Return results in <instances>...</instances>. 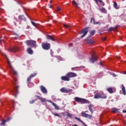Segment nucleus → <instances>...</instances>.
I'll use <instances>...</instances> for the list:
<instances>
[{
  "label": "nucleus",
  "instance_id": "1",
  "mask_svg": "<svg viewBox=\"0 0 126 126\" xmlns=\"http://www.w3.org/2000/svg\"><path fill=\"white\" fill-rule=\"evenodd\" d=\"M13 80L14 82H13V84L14 85V90L12 91V93L15 96H16V94L18 93V89L19 86L17 85V79L13 77Z\"/></svg>",
  "mask_w": 126,
  "mask_h": 126
},
{
  "label": "nucleus",
  "instance_id": "2",
  "mask_svg": "<svg viewBox=\"0 0 126 126\" xmlns=\"http://www.w3.org/2000/svg\"><path fill=\"white\" fill-rule=\"evenodd\" d=\"M26 45L28 46H31L32 48L36 49L37 47L36 41L32 40H27L25 41Z\"/></svg>",
  "mask_w": 126,
  "mask_h": 126
},
{
  "label": "nucleus",
  "instance_id": "3",
  "mask_svg": "<svg viewBox=\"0 0 126 126\" xmlns=\"http://www.w3.org/2000/svg\"><path fill=\"white\" fill-rule=\"evenodd\" d=\"M74 100L76 102H77L78 103H80L82 104L88 103V100H87L86 99L82 98L79 97H75Z\"/></svg>",
  "mask_w": 126,
  "mask_h": 126
},
{
  "label": "nucleus",
  "instance_id": "4",
  "mask_svg": "<svg viewBox=\"0 0 126 126\" xmlns=\"http://www.w3.org/2000/svg\"><path fill=\"white\" fill-rule=\"evenodd\" d=\"M90 29L89 27H86L84 28L82 30H81L79 34H83L81 36V38H84L89 32V29Z\"/></svg>",
  "mask_w": 126,
  "mask_h": 126
},
{
  "label": "nucleus",
  "instance_id": "5",
  "mask_svg": "<svg viewBox=\"0 0 126 126\" xmlns=\"http://www.w3.org/2000/svg\"><path fill=\"white\" fill-rule=\"evenodd\" d=\"M41 47L44 50H49L51 48V45L49 43L42 42L41 44Z\"/></svg>",
  "mask_w": 126,
  "mask_h": 126
},
{
  "label": "nucleus",
  "instance_id": "6",
  "mask_svg": "<svg viewBox=\"0 0 126 126\" xmlns=\"http://www.w3.org/2000/svg\"><path fill=\"white\" fill-rule=\"evenodd\" d=\"M89 111H85V112L82 111L81 112V115L83 117L88 118L89 119H92L93 118V116L92 115H90L88 114H86L87 113H89Z\"/></svg>",
  "mask_w": 126,
  "mask_h": 126
},
{
  "label": "nucleus",
  "instance_id": "7",
  "mask_svg": "<svg viewBox=\"0 0 126 126\" xmlns=\"http://www.w3.org/2000/svg\"><path fill=\"white\" fill-rule=\"evenodd\" d=\"M12 119V117H9L6 120H2L0 124V126H5L6 122H9Z\"/></svg>",
  "mask_w": 126,
  "mask_h": 126
},
{
  "label": "nucleus",
  "instance_id": "8",
  "mask_svg": "<svg viewBox=\"0 0 126 126\" xmlns=\"http://www.w3.org/2000/svg\"><path fill=\"white\" fill-rule=\"evenodd\" d=\"M19 50V48L18 47H10L8 49V51L10 52H18Z\"/></svg>",
  "mask_w": 126,
  "mask_h": 126
},
{
  "label": "nucleus",
  "instance_id": "9",
  "mask_svg": "<svg viewBox=\"0 0 126 126\" xmlns=\"http://www.w3.org/2000/svg\"><path fill=\"white\" fill-rule=\"evenodd\" d=\"M66 76H68L69 79L70 78H74L77 76V74L74 72H70L66 74Z\"/></svg>",
  "mask_w": 126,
  "mask_h": 126
},
{
  "label": "nucleus",
  "instance_id": "10",
  "mask_svg": "<svg viewBox=\"0 0 126 126\" xmlns=\"http://www.w3.org/2000/svg\"><path fill=\"white\" fill-rule=\"evenodd\" d=\"M60 91L63 93H69L72 91V90L70 89H66L64 87H63L60 89Z\"/></svg>",
  "mask_w": 126,
  "mask_h": 126
},
{
  "label": "nucleus",
  "instance_id": "11",
  "mask_svg": "<svg viewBox=\"0 0 126 126\" xmlns=\"http://www.w3.org/2000/svg\"><path fill=\"white\" fill-rule=\"evenodd\" d=\"M36 75H37L36 73L31 74L30 76L27 79V84H30L32 78L34 77L35 76H36Z\"/></svg>",
  "mask_w": 126,
  "mask_h": 126
},
{
  "label": "nucleus",
  "instance_id": "12",
  "mask_svg": "<svg viewBox=\"0 0 126 126\" xmlns=\"http://www.w3.org/2000/svg\"><path fill=\"white\" fill-rule=\"evenodd\" d=\"M40 89L41 92L43 94H47V93H48L47 90L44 86L41 85L40 86Z\"/></svg>",
  "mask_w": 126,
  "mask_h": 126
},
{
  "label": "nucleus",
  "instance_id": "13",
  "mask_svg": "<svg viewBox=\"0 0 126 126\" xmlns=\"http://www.w3.org/2000/svg\"><path fill=\"white\" fill-rule=\"evenodd\" d=\"M107 91L110 94H113L116 91V89L113 87H109V88H107Z\"/></svg>",
  "mask_w": 126,
  "mask_h": 126
},
{
  "label": "nucleus",
  "instance_id": "14",
  "mask_svg": "<svg viewBox=\"0 0 126 126\" xmlns=\"http://www.w3.org/2000/svg\"><path fill=\"white\" fill-rule=\"evenodd\" d=\"M93 24L94 25H99V26L101 25V23L100 22H95V19L94 18H91V21H90L91 24H93Z\"/></svg>",
  "mask_w": 126,
  "mask_h": 126
},
{
  "label": "nucleus",
  "instance_id": "15",
  "mask_svg": "<svg viewBox=\"0 0 126 126\" xmlns=\"http://www.w3.org/2000/svg\"><path fill=\"white\" fill-rule=\"evenodd\" d=\"M46 39L48 40H51L52 41H56V39L52 35L49 34L47 35Z\"/></svg>",
  "mask_w": 126,
  "mask_h": 126
},
{
  "label": "nucleus",
  "instance_id": "16",
  "mask_svg": "<svg viewBox=\"0 0 126 126\" xmlns=\"http://www.w3.org/2000/svg\"><path fill=\"white\" fill-rule=\"evenodd\" d=\"M61 80L64 81H70V78H69V77L68 76L65 75L62 76Z\"/></svg>",
  "mask_w": 126,
  "mask_h": 126
},
{
  "label": "nucleus",
  "instance_id": "17",
  "mask_svg": "<svg viewBox=\"0 0 126 126\" xmlns=\"http://www.w3.org/2000/svg\"><path fill=\"white\" fill-rule=\"evenodd\" d=\"M119 27V26H117L116 27H110L108 29V32H111L112 31H117V29Z\"/></svg>",
  "mask_w": 126,
  "mask_h": 126
},
{
  "label": "nucleus",
  "instance_id": "18",
  "mask_svg": "<svg viewBox=\"0 0 126 126\" xmlns=\"http://www.w3.org/2000/svg\"><path fill=\"white\" fill-rule=\"evenodd\" d=\"M86 41L88 45H91L94 43V41L92 39H86Z\"/></svg>",
  "mask_w": 126,
  "mask_h": 126
},
{
  "label": "nucleus",
  "instance_id": "19",
  "mask_svg": "<svg viewBox=\"0 0 126 126\" xmlns=\"http://www.w3.org/2000/svg\"><path fill=\"white\" fill-rule=\"evenodd\" d=\"M100 93V98L101 99H106L107 96V95L103 93Z\"/></svg>",
  "mask_w": 126,
  "mask_h": 126
},
{
  "label": "nucleus",
  "instance_id": "20",
  "mask_svg": "<svg viewBox=\"0 0 126 126\" xmlns=\"http://www.w3.org/2000/svg\"><path fill=\"white\" fill-rule=\"evenodd\" d=\"M89 110L91 112V114H93L94 113V106L93 105L90 104L88 105Z\"/></svg>",
  "mask_w": 126,
  "mask_h": 126
},
{
  "label": "nucleus",
  "instance_id": "21",
  "mask_svg": "<svg viewBox=\"0 0 126 126\" xmlns=\"http://www.w3.org/2000/svg\"><path fill=\"white\" fill-rule=\"evenodd\" d=\"M75 119L77 121L80 122L81 124L84 125V126H88L84 122H83L80 118L77 117V116L75 117Z\"/></svg>",
  "mask_w": 126,
  "mask_h": 126
},
{
  "label": "nucleus",
  "instance_id": "22",
  "mask_svg": "<svg viewBox=\"0 0 126 126\" xmlns=\"http://www.w3.org/2000/svg\"><path fill=\"white\" fill-rule=\"evenodd\" d=\"M18 18H19V19L22 20V21H26V20H27L26 17H25V16L24 15H19Z\"/></svg>",
  "mask_w": 126,
  "mask_h": 126
},
{
  "label": "nucleus",
  "instance_id": "23",
  "mask_svg": "<svg viewBox=\"0 0 126 126\" xmlns=\"http://www.w3.org/2000/svg\"><path fill=\"white\" fill-rule=\"evenodd\" d=\"M27 53L30 55H32L33 54V51L31 48H28L27 49Z\"/></svg>",
  "mask_w": 126,
  "mask_h": 126
},
{
  "label": "nucleus",
  "instance_id": "24",
  "mask_svg": "<svg viewBox=\"0 0 126 126\" xmlns=\"http://www.w3.org/2000/svg\"><path fill=\"white\" fill-rule=\"evenodd\" d=\"M35 96L39 99L42 102H45L46 101V99L42 97H40L39 95H35Z\"/></svg>",
  "mask_w": 126,
  "mask_h": 126
},
{
  "label": "nucleus",
  "instance_id": "25",
  "mask_svg": "<svg viewBox=\"0 0 126 126\" xmlns=\"http://www.w3.org/2000/svg\"><path fill=\"white\" fill-rule=\"evenodd\" d=\"M90 61L92 63H94V62L97 61V57H95L91 58L90 59Z\"/></svg>",
  "mask_w": 126,
  "mask_h": 126
},
{
  "label": "nucleus",
  "instance_id": "26",
  "mask_svg": "<svg viewBox=\"0 0 126 126\" xmlns=\"http://www.w3.org/2000/svg\"><path fill=\"white\" fill-rule=\"evenodd\" d=\"M51 104H52V105L55 107V109L58 110L59 109V106L55 103H54L52 101L50 102Z\"/></svg>",
  "mask_w": 126,
  "mask_h": 126
},
{
  "label": "nucleus",
  "instance_id": "27",
  "mask_svg": "<svg viewBox=\"0 0 126 126\" xmlns=\"http://www.w3.org/2000/svg\"><path fill=\"white\" fill-rule=\"evenodd\" d=\"M122 91H123V94L124 95H126V88L124 86V84H122Z\"/></svg>",
  "mask_w": 126,
  "mask_h": 126
},
{
  "label": "nucleus",
  "instance_id": "28",
  "mask_svg": "<svg viewBox=\"0 0 126 126\" xmlns=\"http://www.w3.org/2000/svg\"><path fill=\"white\" fill-rule=\"evenodd\" d=\"M94 98L95 99L100 98V93L95 94L94 95Z\"/></svg>",
  "mask_w": 126,
  "mask_h": 126
},
{
  "label": "nucleus",
  "instance_id": "29",
  "mask_svg": "<svg viewBox=\"0 0 126 126\" xmlns=\"http://www.w3.org/2000/svg\"><path fill=\"white\" fill-rule=\"evenodd\" d=\"M7 64L9 65L10 69H12V67L11 66V63L9 61L8 59H7Z\"/></svg>",
  "mask_w": 126,
  "mask_h": 126
},
{
  "label": "nucleus",
  "instance_id": "30",
  "mask_svg": "<svg viewBox=\"0 0 126 126\" xmlns=\"http://www.w3.org/2000/svg\"><path fill=\"white\" fill-rule=\"evenodd\" d=\"M72 3L73 5H75V7H78V4L75 0H73Z\"/></svg>",
  "mask_w": 126,
  "mask_h": 126
},
{
  "label": "nucleus",
  "instance_id": "31",
  "mask_svg": "<svg viewBox=\"0 0 126 126\" xmlns=\"http://www.w3.org/2000/svg\"><path fill=\"white\" fill-rule=\"evenodd\" d=\"M114 7L117 9H118V4L116 1H114V4H113Z\"/></svg>",
  "mask_w": 126,
  "mask_h": 126
},
{
  "label": "nucleus",
  "instance_id": "32",
  "mask_svg": "<svg viewBox=\"0 0 126 126\" xmlns=\"http://www.w3.org/2000/svg\"><path fill=\"white\" fill-rule=\"evenodd\" d=\"M90 33L91 36H94L95 34V30L91 31Z\"/></svg>",
  "mask_w": 126,
  "mask_h": 126
},
{
  "label": "nucleus",
  "instance_id": "33",
  "mask_svg": "<svg viewBox=\"0 0 126 126\" xmlns=\"http://www.w3.org/2000/svg\"><path fill=\"white\" fill-rule=\"evenodd\" d=\"M31 24H32V25L33 26H34V27L36 28L37 27V26L36 25V23L33 21H31Z\"/></svg>",
  "mask_w": 126,
  "mask_h": 126
},
{
  "label": "nucleus",
  "instance_id": "34",
  "mask_svg": "<svg viewBox=\"0 0 126 126\" xmlns=\"http://www.w3.org/2000/svg\"><path fill=\"white\" fill-rule=\"evenodd\" d=\"M99 10L101 11L102 12H104L105 11H106V9L105 8H100L99 9Z\"/></svg>",
  "mask_w": 126,
  "mask_h": 126
},
{
  "label": "nucleus",
  "instance_id": "35",
  "mask_svg": "<svg viewBox=\"0 0 126 126\" xmlns=\"http://www.w3.org/2000/svg\"><path fill=\"white\" fill-rule=\"evenodd\" d=\"M66 113L67 114V116H68V117H69L70 118H72V115L71 114H70L69 113H68V112H66Z\"/></svg>",
  "mask_w": 126,
  "mask_h": 126
},
{
  "label": "nucleus",
  "instance_id": "36",
  "mask_svg": "<svg viewBox=\"0 0 126 126\" xmlns=\"http://www.w3.org/2000/svg\"><path fill=\"white\" fill-rule=\"evenodd\" d=\"M63 27L65 28H70V26L66 24H64Z\"/></svg>",
  "mask_w": 126,
  "mask_h": 126
},
{
  "label": "nucleus",
  "instance_id": "37",
  "mask_svg": "<svg viewBox=\"0 0 126 126\" xmlns=\"http://www.w3.org/2000/svg\"><path fill=\"white\" fill-rule=\"evenodd\" d=\"M53 114L55 116H57V117H60V115L59 114L57 113H53Z\"/></svg>",
  "mask_w": 126,
  "mask_h": 126
},
{
  "label": "nucleus",
  "instance_id": "38",
  "mask_svg": "<svg viewBox=\"0 0 126 126\" xmlns=\"http://www.w3.org/2000/svg\"><path fill=\"white\" fill-rule=\"evenodd\" d=\"M35 102V100H32V101H30V104H33Z\"/></svg>",
  "mask_w": 126,
  "mask_h": 126
},
{
  "label": "nucleus",
  "instance_id": "39",
  "mask_svg": "<svg viewBox=\"0 0 126 126\" xmlns=\"http://www.w3.org/2000/svg\"><path fill=\"white\" fill-rule=\"evenodd\" d=\"M118 111V109L116 108H113V112H116Z\"/></svg>",
  "mask_w": 126,
  "mask_h": 126
},
{
  "label": "nucleus",
  "instance_id": "40",
  "mask_svg": "<svg viewBox=\"0 0 126 126\" xmlns=\"http://www.w3.org/2000/svg\"><path fill=\"white\" fill-rule=\"evenodd\" d=\"M107 39V37H102L101 38V39L103 41H105Z\"/></svg>",
  "mask_w": 126,
  "mask_h": 126
},
{
  "label": "nucleus",
  "instance_id": "41",
  "mask_svg": "<svg viewBox=\"0 0 126 126\" xmlns=\"http://www.w3.org/2000/svg\"><path fill=\"white\" fill-rule=\"evenodd\" d=\"M13 74L17 76L18 74L17 72L15 70H13Z\"/></svg>",
  "mask_w": 126,
  "mask_h": 126
},
{
  "label": "nucleus",
  "instance_id": "42",
  "mask_svg": "<svg viewBox=\"0 0 126 126\" xmlns=\"http://www.w3.org/2000/svg\"><path fill=\"white\" fill-rule=\"evenodd\" d=\"M61 10V8L60 7H58L57 11H60Z\"/></svg>",
  "mask_w": 126,
  "mask_h": 126
},
{
  "label": "nucleus",
  "instance_id": "43",
  "mask_svg": "<svg viewBox=\"0 0 126 126\" xmlns=\"http://www.w3.org/2000/svg\"><path fill=\"white\" fill-rule=\"evenodd\" d=\"M76 68V67H72V68H71V70H72V71H74V70H75Z\"/></svg>",
  "mask_w": 126,
  "mask_h": 126
},
{
  "label": "nucleus",
  "instance_id": "44",
  "mask_svg": "<svg viewBox=\"0 0 126 126\" xmlns=\"http://www.w3.org/2000/svg\"><path fill=\"white\" fill-rule=\"evenodd\" d=\"M116 58L117 59H121V57L120 56H116Z\"/></svg>",
  "mask_w": 126,
  "mask_h": 126
},
{
  "label": "nucleus",
  "instance_id": "45",
  "mask_svg": "<svg viewBox=\"0 0 126 126\" xmlns=\"http://www.w3.org/2000/svg\"><path fill=\"white\" fill-rule=\"evenodd\" d=\"M14 103H15V101H12V105H13V107H15L14 104Z\"/></svg>",
  "mask_w": 126,
  "mask_h": 126
},
{
  "label": "nucleus",
  "instance_id": "46",
  "mask_svg": "<svg viewBox=\"0 0 126 126\" xmlns=\"http://www.w3.org/2000/svg\"><path fill=\"white\" fill-rule=\"evenodd\" d=\"M99 3H103V1L102 0H98V1Z\"/></svg>",
  "mask_w": 126,
  "mask_h": 126
},
{
  "label": "nucleus",
  "instance_id": "47",
  "mask_svg": "<svg viewBox=\"0 0 126 126\" xmlns=\"http://www.w3.org/2000/svg\"><path fill=\"white\" fill-rule=\"evenodd\" d=\"M50 8H52V6L51 4H48Z\"/></svg>",
  "mask_w": 126,
  "mask_h": 126
},
{
  "label": "nucleus",
  "instance_id": "48",
  "mask_svg": "<svg viewBox=\"0 0 126 126\" xmlns=\"http://www.w3.org/2000/svg\"><path fill=\"white\" fill-rule=\"evenodd\" d=\"M94 1H95L96 3H98V0H94Z\"/></svg>",
  "mask_w": 126,
  "mask_h": 126
},
{
  "label": "nucleus",
  "instance_id": "49",
  "mask_svg": "<svg viewBox=\"0 0 126 126\" xmlns=\"http://www.w3.org/2000/svg\"><path fill=\"white\" fill-rule=\"evenodd\" d=\"M123 112L124 113H126V110H123Z\"/></svg>",
  "mask_w": 126,
  "mask_h": 126
},
{
  "label": "nucleus",
  "instance_id": "50",
  "mask_svg": "<svg viewBox=\"0 0 126 126\" xmlns=\"http://www.w3.org/2000/svg\"><path fill=\"white\" fill-rule=\"evenodd\" d=\"M113 76H115V77H116V75L115 74V73H113Z\"/></svg>",
  "mask_w": 126,
  "mask_h": 126
},
{
  "label": "nucleus",
  "instance_id": "51",
  "mask_svg": "<svg viewBox=\"0 0 126 126\" xmlns=\"http://www.w3.org/2000/svg\"><path fill=\"white\" fill-rule=\"evenodd\" d=\"M73 126H78L77 124H74L73 125Z\"/></svg>",
  "mask_w": 126,
  "mask_h": 126
},
{
  "label": "nucleus",
  "instance_id": "52",
  "mask_svg": "<svg viewBox=\"0 0 126 126\" xmlns=\"http://www.w3.org/2000/svg\"><path fill=\"white\" fill-rule=\"evenodd\" d=\"M53 2V1L51 0L50 1V3H52Z\"/></svg>",
  "mask_w": 126,
  "mask_h": 126
},
{
  "label": "nucleus",
  "instance_id": "53",
  "mask_svg": "<svg viewBox=\"0 0 126 126\" xmlns=\"http://www.w3.org/2000/svg\"><path fill=\"white\" fill-rule=\"evenodd\" d=\"M26 15L28 17H29V15H28V14H27V13H26Z\"/></svg>",
  "mask_w": 126,
  "mask_h": 126
},
{
  "label": "nucleus",
  "instance_id": "54",
  "mask_svg": "<svg viewBox=\"0 0 126 126\" xmlns=\"http://www.w3.org/2000/svg\"><path fill=\"white\" fill-rule=\"evenodd\" d=\"M102 4H103V5H102L103 6H105V4H104L103 2H102Z\"/></svg>",
  "mask_w": 126,
  "mask_h": 126
},
{
  "label": "nucleus",
  "instance_id": "55",
  "mask_svg": "<svg viewBox=\"0 0 126 126\" xmlns=\"http://www.w3.org/2000/svg\"><path fill=\"white\" fill-rule=\"evenodd\" d=\"M94 54H92V57H94Z\"/></svg>",
  "mask_w": 126,
  "mask_h": 126
},
{
  "label": "nucleus",
  "instance_id": "56",
  "mask_svg": "<svg viewBox=\"0 0 126 126\" xmlns=\"http://www.w3.org/2000/svg\"><path fill=\"white\" fill-rule=\"evenodd\" d=\"M124 74H126V71H125L124 73Z\"/></svg>",
  "mask_w": 126,
  "mask_h": 126
},
{
  "label": "nucleus",
  "instance_id": "57",
  "mask_svg": "<svg viewBox=\"0 0 126 126\" xmlns=\"http://www.w3.org/2000/svg\"><path fill=\"white\" fill-rule=\"evenodd\" d=\"M100 64L101 65H102V63H100Z\"/></svg>",
  "mask_w": 126,
  "mask_h": 126
},
{
  "label": "nucleus",
  "instance_id": "58",
  "mask_svg": "<svg viewBox=\"0 0 126 126\" xmlns=\"http://www.w3.org/2000/svg\"><path fill=\"white\" fill-rule=\"evenodd\" d=\"M63 116H66V114H63Z\"/></svg>",
  "mask_w": 126,
  "mask_h": 126
},
{
  "label": "nucleus",
  "instance_id": "59",
  "mask_svg": "<svg viewBox=\"0 0 126 126\" xmlns=\"http://www.w3.org/2000/svg\"><path fill=\"white\" fill-rule=\"evenodd\" d=\"M71 46H72L73 44H70Z\"/></svg>",
  "mask_w": 126,
  "mask_h": 126
},
{
  "label": "nucleus",
  "instance_id": "60",
  "mask_svg": "<svg viewBox=\"0 0 126 126\" xmlns=\"http://www.w3.org/2000/svg\"><path fill=\"white\" fill-rule=\"evenodd\" d=\"M125 0H122V1H124Z\"/></svg>",
  "mask_w": 126,
  "mask_h": 126
},
{
  "label": "nucleus",
  "instance_id": "61",
  "mask_svg": "<svg viewBox=\"0 0 126 126\" xmlns=\"http://www.w3.org/2000/svg\"><path fill=\"white\" fill-rule=\"evenodd\" d=\"M92 22H94V20H92Z\"/></svg>",
  "mask_w": 126,
  "mask_h": 126
},
{
  "label": "nucleus",
  "instance_id": "62",
  "mask_svg": "<svg viewBox=\"0 0 126 126\" xmlns=\"http://www.w3.org/2000/svg\"><path fill=\"white\" fill-rule=\"evenodd\" d=\"M1 41H0V43Z\"/></svg>",
  "mask_w": 126,
  "mask_h": 126
}]
</instances>
